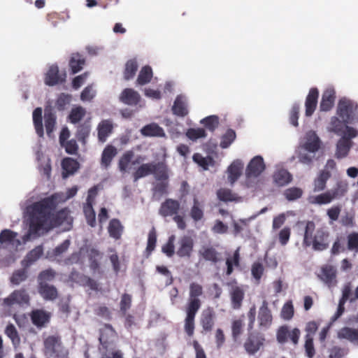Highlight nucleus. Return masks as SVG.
I'll return each instance as SVG.
<instances>
[{
  "mask_svg": "<svg viewBox=\"0 0 358 358\" xmlns=\"http://www.w3.org/2000/svg\"><path fill=\"white\" fill-rule=\"evenodd\" d=\"M78 188L73 186L67 189L65 193L59 192L47 197L43 200L28 206V213L31 215V231L42 232L50 226V220L45 217L50 207L56 206L58 203L64 202L73 197Z\"/></svg>",
  "mask_w": 358,
  "mask_h": 358,
  "instance_id": "nucleus-1",
  "label": "nucleus"
},
{
  "mask_svg": "<svg viewBox=\"0 0 358 358\" xmlns=\"http://www.w3.org/2000/svg\"><path fill=\"white\" fill-rule=\"evenodd\" d=\"M327 130L339 137L335 144L334 157L343 159L349 155L354 145L352 140L358 136V129L350 125H345L336 117H331Z\"/></svg>",
  "mask_w": 358,
  "mask_h": 358,
  "instance_id": "nucleus-2",
  "label": "nucleus"
},
{
  "mask_svg": "<svg viewBox=\"0 0 358 358\" xmlns=\"http://www.w3.org/2000/svg\"><path fill=\"white\" fill-rule=\"evenodd\" d=\"M55 206L50 207V210L48 213H46L45 217L50 220V226L48 228L45 229L44 231L38 232L31 231V215L28 213V207L26 209V215L28 217L29 228L28 232L23 236L22 241L24 243L26 242L31 241L42 234L48 231L50 229L54 227H61L63 231H68L71 229L72 225V217L70 215L69 210L66 209H64L59 211L56 215H51L52 210Z\"/></svg>",
  "mask_w": 358,
  "mask_h": 358,
  "instance_id": "nucleus-3",
  "label": "nucleus"
},
{
  "mask_svg": "<svg viewBox=\"0 0 358 358\" xmlns=\"http://www.w3.org/2000/svg\"><path fill=\"white\" fill-rule=\"evenodd\" d=\"M329 234L322 229L315 231V224L309 221L306 223L303 243L306 246H313L315 250H324L329 245Z\"/></svg>",
  "mask_w": 358,
  "mask_h": 358,
  "instance_id": "nucleus-4",
  "label": "nucleus"
},
{
  "mask_svg": "<svg viewBox=\"0 0 358 358\" xmlns=\"http://www.w3.org/2000/svg\"><path fill=\"white\" fill-rule=\"evenodd\" d=\"M264 159L261 155L253 157L248 163L245 170V185L248 188H256L258 185V178L266 170Z\"/></svg>",
  "mask_w": 358,
  "mask_h": 358,
  "instance_id": "nucleus-5",
  "label": "nucleus"
},
{
  "mask_svg": "<svg viewBox=\"0 0 358 358\" xmlns=\"http://www.w3.org/2000/svg\"><path fill=\"white\" fill-rule=\"evenodd\" d=\"M345 125L358 123V105L345 97L341 98L336 107V115Z\"/></svg>",
  "mask_w": 358,
  "mask_h": 358,
  "instance_id": "nucleus-6",
  "label": "nucleus"
},
{
  "mask_svg": "<svg viewBox=\"0 0 358 358\" xmlns=\"http://www.w3.org/2000/svg\"><path fill=\"white\" fill-rule=\"evenodd\" d=\"M346 186L341 183H337L334 188L317 195H310L308 201L310 204L327 205L335 199H340L346 192Z\"/></svg>",
  "mask_w": 358,
  "mask_h": 358,
  "instance_id": "nucleus-7",
  "label": "nucleus"
},
{
  "mask_svg": "<svg viewBox=\"0 0 358 358\" xmlns=\"http://www.w3.org/2000/svg\"><path fill=\"white\" fill-rule=\"evenodd\" d=\"M100 256L99 252L94 249L82 248L79 254L74 253L70 258L67 259L66 264H70L79 262L84 264L87 259L90 266L95 269L98 266L97 260L100 258Z\"/></svg>",
  "mask_w": 358,
  "mask_h": 358,
  "instance_id": "nucleus-8",
  "label": "nucleus"
},
{
  "mask_svg": "<svg viewBox=\"0 0 358 358\" xmlns=\"http://www.w3.org/2000/svg\"><path fill=\"white\" fill-rule=\"evenodd\" d=\"M29 302V296L24 290H15L3 299L2 306L10 312L15 306H22ZM10 313H9L10 314Z\"/></svg>",
  "mask_w": 358,
  "mask_h": 358,
  "instance_id": "nucleus-9",
  "label": "nucleus"
},
{
  "mask_svg": "<svg viewBox=\"0 0 358 358\" xmlns=\"http://www.w3.org/2000/svg\"><path fill=\"white\" fill-rule=\"evenodd\" d=\"M17 234L10 229H3L0 233V252L3 248H12L17 251L21 241L17 238Z\"/></svg>",
  "mask_w": 358,
  "mask_h": 358,
  "instance_id": "nucleus-10",
  "label": "nucleus"
},
{
  "mask_svg": "<svg viewBox=\"0 0 358 358\" xmlns=\"http://www.w3.org/2000/svg\"><path fill=\"white\" fill-rule=\"evenodd\" d=\"M317 276L329 287H335L338 283L337 270L333 265L325 264L322 266Z\"/></svg>",
  "mask_w": 358,
  "mask_h": 358,
  "instance_id": "nucleus-11",
  "label": "nucleus"
},
{
  "mask_svg": "<svg viewBox=\"0 0 358 358\" xmlns=\"http://www.w3.org/2000/svg\"><path fill=\"white\" fill-rule=\"evenodd\" d=\"M65 72H59V67L56 64L48 66L44 78V83L48 86H55L63 83L66 80Z\"/></svg>",
  "mask_w": 358,
  "mask_h": 358,
  "instance_id": "nucleus-12",
  "label": "nucleus"
},
{
  "mask_svg": "<svg viewBox=\"0 0 358 358\" xmlns=\"http://www.w3.org/2000/svg\"><path fill=\"white\" fill-rule=\"evenodd\" d=\"M244 162L242 159H234L227 167L225 173L228 183L233 186L243 174Z\"/></svg>",
  "mask_w": 358,
  "mask_h": 358,
  "instance_id": "nucleus-13",
  "label": "nucleus"
},
{
  "mask_svg": "<svg viewBox=\"0 0 358 358\" xmlns=\"http://www.w3.org/2000/svg\"><path fill=\"white\" fill-rule=\"evenodd\" d=\"M322 141L314 131L310 130L306 133L300 142L299 146L312 152H317L321 146Z\"/></svg>",
  "mask_w": 358,
  "mask_h": 358,
  "instance_id": "nucleus-14",
  "label": "nucleus"
},
{
  "mask_svg": "<svg viewBox=\"0 0 358 358\" xmlns=\"http://www.w3.org/2000/svg\"><path fill=\"white\" fill-rule=\"evenodd\" d=\"M97 194L96 187H92L88 191V195L86 203L84 206L83 210L86 217L87 222L91 227H94L96 223V216L94 210L92 208V204L94 198Z\"/></svg>",
  "mask_w": 358,
  "mask_h": 358,
  "instance_id": "nucleus-15",
  "label": "nucleus"
},
{
  "mask_svg": "<svg viewBox=\"0 0 358 358\" xmlns=\"http://www.w3.org/2000/svg\"><path fill=\"white\" fill-rule=\"evenodd\" d=\"M134 152L129 150L125 152L120 158L118 162V169L120 172L129 173L131 169L132 166L136 164L140 163L143 160L141 157L134 159Z\"/></svg>",
  "mask_w": 358,
  "mask_h": 358,
  "instance_id": "nucleus-16",
  "label": "nucleus"
},
{
  "mask_svg": "<svg viewBox=\"0 0 358 358\" xmlns=\"http://www.w3.org/2000/svg\"><path fill=\"white\" fill-rule=\"evenodd\" d=\"M201 295V286L196 283H192L189 287V299L187 309L198 310L201 306L199 296Z\"/></svg>",
  "mask_w": 358,
  "mask_h": 358,
  "instance_id": "nucleus-17",
  "label": "nucleus"
},
{
  "mask_svg": "<svg viewBox=\"0 0 358 358\" xmlns=\"http://www.w3.org/2000/svg\"><path fill=\"white\" fill-rule=\"evenodd\" d=\"M193 239L188 236L180 238L178 243L176 254L180 257H189L193 250Z\"/></svg>",
  "mask_w": 358,
  "mask_h": 358,
  "instance_id": "nucleus-18",
  "label": "nucleus"
},
{
  "mask_svg": "<svg viewBox=\"0 0 358 358\" xmlns=\"http://www.w3.org/2000/svg\"><path fill=\"white\" fill-rule=\"evenodd\" d=\"M173 113L178 117H185L188 115V99L186 96L178 95L172 106Z\"/></svg>",
  "mask_w": 358,
  "mask_h": 358,
  "instance_id": "nucleus-19",
  "label": "nucleus"
},
{
  "mask_svg": "<svg viewBox=\"0 0 358 358\" xmlns=\"http://www.w3.org/2000/svg\"><path fill=\"white\" fill-rule=\"evenodd\" d=\"M30 317L32 323L36 327L43 328L49 323L51 317V313L42 309H36L32 310Z\"/></svg>",
  "mask_w": 358,
  "mask_h": 358,
  "instance_id": "nucleus-20",
  "label": "nucleus"
},
{
  "mask_svg": "<svg viewBox=\"0 0 358 358\" xmlns=\"http://www.w3.org/2000/svg\"><path fill=\"white\" fill-rule=\"evenodd\" d=\"M336 99V91L334 87H328L324 91L322 99L320 104V108L321 111H329L330 110L335 102Z\"/></svg>",
  "mask_w": 358,
  "mask_h": 358,
  "instance_id": "nucleus-21",
  "label": "nucleus"
},
{
  "mask_svg": "<svg viewBox=\"0 0 358 358\" xmlns=\"http://www.w3.org/2000/svg\"><path fill=\"white\" fill-rule=\"evenodd\" d=\"M119 100L126 105L136 106L141 102V96L134 89L126 88L120 93Z\"/></svg>",
  "mask_w": 358,
  "mask_h": 358,
  "instance_id": "nucleus-22",
  "label": "nucleus"
},
{
  "mask_svg": "<svg viewBox=\"0 0 358 358\" xmlns=\"http://www.w3.org/2000/svg\"><path fill=\"white\" fill-rule=\"evenodd\" d=\"M319 92L316 88L310 90L305 101V115L310 117L315 112L317 105Z\"/></svg>",
  "mask_w": 358,
  "mask_h": 358,
  "instance_id": "nucleus-23",
  "label": "nucleus"
},
{
  "mask_svg": "<svg viewBox=\"0 0 358 358\" xmlns=\"http://www.w3.org/2000/svg\"><path fill=\"white\" fill-rule=\"evenodd\" d=\"M351 296H353V293L351 292L350 284L347 283L342 289V297L339 301L337 311L331 318V322H335L342 315L344 312V304L348 300L350 301Z\"/></svg>",
  "mask_w": 358,
  "mask_h": 358,
  "instance_id": "nucleus-24",
  "label": "nucleus"
},
{
  "mask_svg": "<svg viewBox=\"0 0 358 358\" xmlns=\"http://www.w3.org/2000/svg\"><path fill=\"white\" fill-rule=\"evenodd\" d=\"M273 180L276 186L283 187L291 182L292 176L287 170L279 169L273 173Z\"/></svg>",
  "mask_w": 358,
  "mask_h": 358,
  "instance_id": "nucleus-25",
  "label": "nucleus"
},
{
  "mask_svg": "<svg viewBox=\"0 0 358 358\" xmlns=\"http://www.w3.org/2000/svg\"><path fill=\"white\" fill-rule=\"evenodd\" d=\"M355 320L358 322V315ZM338 337L341 339H346L352 343L358 344V328L343 327L338 331Z\"/></svg>",
  "mask_w": 358,
  "mask_h": 358,
  "instance_id": "nucleus-26",
  "label": "nucleus"
},
{
  "mask_svg": "<svg viewBox=\"0 0 358 358\" xmlns=\"http://www.w3.org/2000/svg\"><path fill=\"white\" fill-rule=\"evenodd\" d=\"M96 129L98 131L99 141L101 143H104L112 133L113 124L110 120H102L99 123Z\"/></svg>",
  "mask_w": 358,
  "mask_h": 358,
  "instance_id": "nucleus-27",
  "label": "nucleus"
},
{
  "mask_svg": "<svg viewBox=\"0 0 358 358\" xmlns=\"http://www.w3.org/2000/svg\"><path fill=\"white\" fill-rule=\"evenodd\" d=\"M141 133L144 136L165 137L164 129L156 123H151L144 126L141 129Z\"/></svg>",
  "mask_w": 358,
  "mask_h": 358,
  "instance_id": "nucleus-28",
  "label": "nucleus"
},
{
  "mask_svg": "<svg viewBox=\"0 0 358 358\" xmlns=\"http://www.w3.org/2000/svg\"><path fill=\"white\" fill-rule=\"evenodd\" d=\"M70 245V241H64L60 245L55 248L51 251H48L46 255V258L51 261L59 262L64 252H65Z\"/></svg>",
  "mask_w": 358,
  "mask_h": 358,
  "instance_id": "nucleus-29",
  "label": "nucleus"
},
{
  "mask_svg": "<svg viewBox=\"0 0 358 358\" xmlns=\"http://www.w3.org/2000/svg\"><path fill=\"white\" fill-rule=\"evenodd\" d=\"M179 209V203L178 201L168 199L162 203L159 213L164 216H171L177 213Z\"/></svg>",
  "mask_w": 358,
  "mask_h": 358,
  "instance_id": "nucleus-30",
  "label": "nucleus"
},
{
  "mask_svg": "<svg viewBox=\"0 0 358 358\" xmlns=\"http://www.w3.org/2000/svg\"><path fill=\"white\" fill-rule=\"evenodd\" d=\"M258 321L259 325L264 327H268L271 324L272 316L266 301L263 302L262 306L259 308Z\"/></svg>",
  "mask_w": 358,
  "mask_h": 358,
  "instance_id": "nucleus-31",
  "label": "nucleus"
},
{
  "mask_svg": "<svg viewBox=\"0 0 358 358\" xmlns=\"http://www.w3.org/2000/svg\"><path fill=\"white\" fill-rule=\"evenodd\" d=\"M46 352L50 355H55L59 356V352L61 348L60 343L55 336L48 337L44 342Z\"/></svg>",
  "mask_w": 358,
  "mask_h": 358,
  "instance_id": "nucleus-32",
  "label": "nucleus"
},
{
  "mask_svg": "<svg viewBox=\"0 0 358 358\" xmlns=\"http://www.w3.org/2000/svg\"><path fill=\"white\" fill-rule=\"evenodd\" d=\"M193 161L198 164L203 170H208L211 167L215 166V161L212 157L206 156L204 157L199 153H196L193 155Z\"/></svg>",
  "mask_w": 358,
  "mask_h": 358,
  "instance_id": "nucleus-33",
  "label": "nucleus"
},
{
  "mask_svg": "<svg viewBox=\"0 0 358 358\" xmlns=\"http://www.w3.org/2000/svg\"><path fill=\"white\" fill-rule=\"evenodd\" d=\"M36 159L38 162V167L42 174L47 178H50L51 166L49 158L45 156L43 152H38L36 153Z\"/></svg>",
  "mask_w": 358,
  "mask_h": 358,
  "instance_id": "nucleus-34",
  "label": "nucleus"
},
{
  "mask_svg": "<svg viewBox=\"0 0 358 358\" xmlns=\"http://www.w3.org/2000/svg\"><path fill=\"white\" fill-rule=\"evenodd\" d=\"M117 154V150L116 148L111 145H108L103 150L101 155V166L108 168Z\"/></svg>",
  "mask_w": 358,
  "mask_h": 358,
  "instance_id": "nucleus-35",
  "label": "nucleus"
},
{
  "mask_svg": "<svg viewBox=\"0 0 358 358\" xmlns=\"http://www.w3.org/2000/svg\"><path fill=\"white\" fill-rule=\"evenodd\" d=\"M264 338L261 336L251 335L245 343V350L250 354L256 352L263 345Z\"/></svg>",
  "mask_w": 358,
  "mask_h": 358,
  "instance_id": "nucleus-36",
  "label": "nucleus"
},
{
  "mask_svg": "<svg viewBox=\"0 0 358 358\" xmlns=\"http://www.w3.org/2000/svg\"><path fill=\"white\" fill-rule=\"evenodd\" d=\"M190 216L195 222L201 220L203 217V203L196 197L193 199Z\"/></svg>",
  "mask_w": 358,
  "mask_h": 358,
  "instance_id": "nucleus-37",
  "label": "nucleus"
},
{
  "mask_svg": "<svg viewBox=\"0 0 358 358\" xmlns=\"http://www.w3.org/2000/svg\"><path fill=\"white\" fill-rule=\"evenodd\" d=\"M33 122L35 127V130L38 136L42 137L43 136V116H42V108H36L32 114Z\"/></svg>",
  "mask_w": 358,
  "mask_h": 358,
  "instance_id": "nucleus-38",
  "label": "nucleus"
},
{
  "mask_svg": "<svg viewBox=\"0 0 358 358\" xmlns=\"http://www.w3.org/2000/svg\"><path fill=\"white\" fill-rule=\"evenodd\" d=\"M63 178H67L69 175L74 173L78 169V163L71 159L66 158L62 161Z\"/></svg>",
  "mask_w": 358,
  "mask_h": 358,
  "instance_id": "nucleus-39",
  "label": "nucleus"
},
{
  "mask_svg": "<svg viewBox=\"0 0 358 358\" xmlns=\"http://www.w3.org/2000/svg\"><path fill=\"white\" fill-rule=\"evenodd\" d=\"M230 296L233 307L234 308H239L244 296V291L242 287L232 286L230 290Z\"/></svg>",
  "mask_w": 358,
  "mask_h": 358,
  "instance_id": "nucleus-40",
  "label": "nucleus"
},
{
  "mask_svg": "<svg viewBox=\"0 0 358 358\" xmlns=\"http://www.w3.org/2000/svg\"><path fill=\"white\" fill-rule=\"evenodd\" d=\"M138 68V63L136 58L128 60L125 64L124 71V78L125 80H129L135 76Z\"/></svg>",
  "mask_w": 358,
  "mask_h": 358,
  "instance_id": "nucleus-41",
  "label": "nucleus"
},
{
  "mask_svg": "<svg viewBox=\"0 0 358 358\" xmlns=\"http://www.w3.org/2000/svg\"><path fill=\"white\" fill-rule=\"evenodd\" d=\"M316 152L308 151L306 149L299 146L297 150V158L299 162L305 165H310L315 158Z\"/></svg>",
  "mask_w": 358,
  "mask_h": 358,
  "instance_id": "nucleus-42",
  "label": "nucleus"
},
{
  "mask_svg": "<svg viewBox=\"0 0 358 358\" xmlns=\"http://www.w3.org/2000/svg\"><path fill=\"white\" fill-rule=\"evenodd\" d=\"M108 231L110 237L119 239L122 234L123 227L118 220L113 219L109 222Z\"/></svg>",
  "mask_w": 358,
  "mask_h": 358,
  "instance_id": "nucleus-43",
  "label": "nucleus"
},
{
  "mask_svg": "<svg viewBox=\"0 0 358 358\" xmlns=\"http://www.w3.org/2000/svg\"><path fill=\"white\" fill-rule=\"evenodd\" d=\"M44 119L46 133L49 136H51V134L55 127L56 116L50 109H46L45 111Z\"/></svg>",
  "mask_w": 358,
  "mask_h": 358,
  "instance_id": "nucleus-44",
  "label": "nucleus"
},
{
  "mask_svg": "<svg viewBox=\"0 0 358 358\" xmlns=\"http://www.w3.org/2000/svg\"><path fill=\"white\" fill-rule=\"evenodd\" d=\"M185 136L190 141L195 142L198 140L206 138L207 133L203 128H189L186 131Z\"/></svg>",
  "mask_w": 358,
  "mask_h": 358,
  "instance_id": "nucleus-45",
  "label": "nucleus"
},
{
  "mask_svg": "<svg viewBox=\"0 0 358 358\" xmlns=\"http://www.w3.org/2000/svg\"><path fill=\"white\" fill-rule=\"evenodd\" d=\"M197 310L187 309V317L185 321V331L189 336L194 334V317Z\"/></svg>",
  "mask_w": 358,
  "mask_h": 358,
  "instance_id": "nucleus-46",
  "label": "nucleus"
},
{
  "mask_svg": "<svg viewBox=\"0 0 358 358\" xmlns=\"http://www.w3.org/2000/svg\"><path fill=\"white\" fill-rule=\"evenodd\" d=\"M152 76V68L150 66H145L140 70L136 82L141 85H145L150 81Z\"/></svg>",
  "mask_w": 358,
  "mask_h": 358,
  "instance_id": "nucleus-47",
  "label": "nucleus"
},
{
  "mask_svg": "<svg viewBox=\"0 0 358 358\" xmlns=\"http://www.w3.org/2000/svg\"><path fill=\"white\" fill-rule=\"evenodd\" d=\"M329 178L330 177L327 173L320 171L313 181V191L315 192L323 191L326 188L327 182Z\"/></svg>",
  "mask_w": 358,
  "mask_h": 358,
  "instance_id": "nucleus-48",
  "label": "nucleus"
},
{
  "mask_svg": "<svg viewBox=\"0 0 358 358\" xmlns=\"http://www.w3.org/2000/svg\"><path fill=\"white\" fill-rule=\"evenodd\" d=\"M43 253V249L41 246L36 247L33 249L27 255L25 259L22 261V264L23 266L28 267L37 259L40 258Z\"/></svg>",
  "mask_w": 358,
  "mask_h": 358,
  "instance_id": "nucleus-49",
  "label": "nucleus"
},
{
  "mask_svg": "<svg viewBox=\"0 0 358 358\" xmlns=\"http://www.w3.org/2000/svg\"><path fill=\"white\" fill-rule=\"evenodd\" d=\"M71 278L73 281H75L83 285L87 286L91 289L96 290L98 289L97 283L93 280L85 276H79L78 273H72Z\"/></svg>",
  "mask_w": 358,
  "mask_h": 358,
  "instance_id": "nucleus-50",
  "label": "nucleus"
},
{
  "mask_svg": "<svg viewBox=\"0 0 358 358\" xmlns=\"http://www.w3.org/2000/svg\"><path fill=\"white\" fill-rule=\"evenodd\" d=\"M40 294L46 300H53L57 296V292L56 289L49 285H40Z\"/></svg>",
  "mask_w": 358,
  "mask_h": 358,
  "instance_id": "nucleus-51",
  "label": "nucleus"
},
{
  "mask_svg": "<svg viewBox=\"0 0 358 358\" xmlns=\"http://www.w3.org/2000/svg\"><path fill=\"white\" fill-rule=\"evenodd\" d=\"M200 124L203 125L209 131H214L217 128L220 121L217 115H213L206 117L200 120Z\"/></svg>",
  "mask_w": 358,
  "mask_h": 358,
  "instance_id": "nucleus-52",
  "label": "nucleus"
},
{
  "mask_svg": "<svg viewBox=\"0 0 358 358\" xmlns=\"http://www.w3.org/2000/svg\"><path fill=\"white\" fill-rule=\"evenodd\" d=\"M85 113L86 110L83 107L75 106L71 109L69 115V119L71 123L76 124L79 122L83 118Z\"/></svg>",
  "mask_w": 358,
  "mask_h": 358,
  "instance_id": "nucleus-53",
  "label": "nucleus"
},
{
  "mask_svg": "<svg viewBox=\"0 0 358 358\" xmlns=\"http://www.w3.org/2000/svg\"><path fill=\"white\" fill-rule=\"evenodd\" d=\"M85 64V59L79 54H74L72 55L70 60V67L73 73L80 71Z\"/></svg>",
  "mask_w": 358,
  "mask_h": 358,
  "instance_id": "nucleus-54",
  "label": "nucleus"
},
{
  "mask_svg": "<svg viewBox=\"0 0 358 358\" xmlns=\"http://www.w3.org/2000/svg\"><path fill=\"white\" fill-rule=\"evenodd\" d=\"M154 167V164H144L141 165L134 173V180L136 181L153 173Z\"/></svg>",
  "mask_w": 358,
  "mask_h": 358,
  "instance_id": "nucleus-55",
  "label": "nucleus"
},
{
  "mask_svg": "<svg viewBox=\"0 0 358 358\" xmlns=\"http://www.w3.org/2000/svg\"><path fill=\"white\" fill-rule=\"evenodd\" d=\"M154 165L153 173H155L156 179L162 181L166 180L169 177L166 166L164 163H158Z\"/></svg>",
  "mask_w": 358,
  "mask_h": 358,
  "instance_id": "nucleus-56",
  "label": "nucleus"
},
{
  "mask_svg": "<svg viewBox=\"0 0 358 358\" xmlns=\"http://www.w3.org/2000/svg\"><path fill=\"white\" fill-rule=\"evenodd\" d=\"M5 334L11 340L13 345L16 348L20 343L19 334L13 324H9L5 329Z\"/></svg>",
  "mask_w": 358,
  "mask_h": 358,
  "instance_id": "nucleus-57",
  "label": "nucleus"
},
{
  "mask_svg": "<svg viewBox=\"0 0 358 358\" xmlns=\"http://www.w3.org/2000/svg\"><path fill=\"white\" fill-rule=\"evenodd\" d=\"M303 189L299 187H290L285 190L284 196L288 201H294L301 198L303 195Z\"/></svg>",
  "mask_w": 358,
  "mask_h": 358,
  "instance_id": "nucleus-58",
  "label": "nucleus"
},
{
  "mask_svg": "<svg viewBox=\"0 0 358 358\" xmlns=\"http://www.w3.org/2000/svg\"><path fill=\"white\" fill-rule=\"evenodd\" d=\"M157 243V234L155 228H152L148 233L147 247L145 253L149 256L151 252L155 250Z\"/></svg>",
  "mask_w": 358,
  "mask_h": 358,
  "instance_id": "nucleus-59",
  "label": "nucleus"
},
{
  "mask_svg": "<svg viewBox=\"0 0 358 358\" xmlns=\"http://www.w3.org/2000/svg\"><path fill=\"white\" fill-rule=\"evenodd\" d=\"M292 215H294L292 211H287L275 216L273 219L272 229L273 230L280 229L285 222L287 217Z\"/></svg>",
  "mask_w": 358,
  "mask_h": 358,
  "instance_id": "nucleus-60",
  "label": "nucleus"
},
{
  "mask_svg": "<svg viewBox=\"0 0 358 358\" xmlns=\"http://www.w3.org/2000/svg\"><path fill=\"white\" fill-rule=\"evenodd\" d=\"M236 138V133L232 129H228L222 136L220 141V147L227 148L234 141Z\"/></svg>",
  "mask_w": 358,
  "mask_h": 358,
  "instance_id": "nucleus-61",
  "label": "nucleus"
},
{
  "mask_svg": "<svg viewBox=\"0 0 358 358\" xmlns=\"http://www.w3.org/2000/svg\"><path fill=\"white\" fill-rule=\"evenodd\" d=\"M294 310L292 301H287L282 306L280 315L285 320H289L294 315Z\"/></svg>",
  "mask_w": 358,
  "mask_h": 358,
  "instance_id": "nucleus-62",
  "label": "nucleus"
},
{
  "mask_svg": "<svg viewBox=\"0 0 358 358\" xmlns=\"http://www.w3.org/2000/svg\"><path fill=\"white\" fill-rule=\"evenodd\" d=\"M257 217V215H252L248 218L245 219H241L238 221H234L233 222V226L234 229V234H238L241 231H243V227H246L249 224V223L255 220Z\"/></svg>",
  "mask_w": 358,
  "mask_h": 358,
  "instance_id": "nucleus-63",
  "label": "nucleus"
},
{
  "mask_svg": "<svg viewBox=\"0 0 358 358\" xmlns=\"http://www.w3.org/2000/svg\"><path fill=\"white\" fill-rule=\"evenodd\" d=\"M96 94V91L92 85H88L84 88L80 94V99L83 101H92Z\"/></svg>",
  "mask_w": 358,
  "mask_h": 358,
  "instance_id": "nucleus-64",
  "label": "nucleus"
}]
</instances>
